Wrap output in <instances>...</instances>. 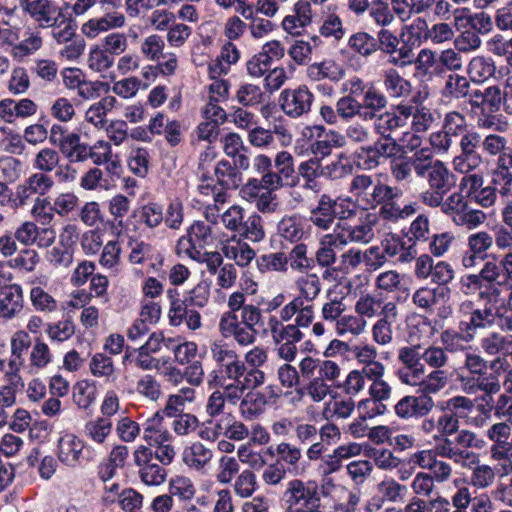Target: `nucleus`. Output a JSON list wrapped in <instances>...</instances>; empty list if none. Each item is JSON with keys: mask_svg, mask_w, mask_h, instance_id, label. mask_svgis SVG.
<instances>
[{"mask_svg": "<svg viewBox=\"0 0 512 512\" xmlns=\"http://www.w3.org/2000/svg\"><path fill=\"white\" fill-rule=\"evenodd\" d=\"M267 404L266 394L261 391H249L241 400L240 411L244 418L252 420L264 411Z\"/></svg>", "mask_w": 512, "mask_h": 512, "instance_id": "obj_32", "label": "nucleus"}, {"mask_svg": "<svg viewBox=\"0 0 512 512\" xmlns=\"http://www.w3.org/2000/svg\"><path fill=\"white\" fill-rule=\"evenodd\" d=\"M499 296V288L490 286L478 293V299L483 301L482 307L474 308V303L470 300L461 303L460 313L463 318L459 329L464 334V341L473 340L477 330L494 326L498 316L496 304Z\"/></svg>", "mask_w": 512, "mask_h": 512, "instance_id": "obj_1", "label": "nucleus"}, {"mask_svg": "<svg viewBox=\"0 0 512 512\" xmlns=\"http://www.w3.org/2000/svg\"><path fill=\"white\" fill-rule=\"evenodd\" d=\"M115 103L116 99L113 96H106L102 98L100 101L91 105L86 111V120L96 127H104L106 123V114L114 107Z\"/></svg>", "mask_w": 512, "mask_h": 512, "instance_id": "obj_39", "label": "nucleus"}, {"mask_svg": "<svg viewBox=\"0 0 512 512\" xmlns=\"http://www.w3.org/2000/svg\"><path fill=\"white\" fill-rule=\"evenodd\" d=\"M376 45V38L364 31L352 34L348 40V47L364 57H368L375 53Z\"/></svg>", "mask_w": 512, "mask_h": 512, "instance_id": "obj_41", "label": "nucleus"}, {"mask_svg": "<svg viewBox=\"0 0 512 512\" xmlns=\"http://www.w3.org/2000/svg\"><path fill=\"white\" fill-rule=\"evenodd\" d=\"M168 493L182 502H189L195 497L196 488L189 477L176 475L169 480Z\"/></svg>", "mask_w": 512, "mask_h": 512, "instance_id": "obj_34", "label": "nucleus"}, {"mask_svg": "<svg viewBox=\"0 0 512 512\" xmlns=\"http://www.w3.org/2000/svg\"><path fill=\"white\" fill-rule=\"evenodd\" d=\"M377 180L378 179H375L371 175H357L353 178L350 184V192L358 201L364 202L368 205Z\"/></svg>", "mask_w": 512, "mask_h": 512, "instance_id": "obj_42", "label": "nucleus"}, {"mask_svg": "<svg viewBox=\"0 0 512 512\" xmlns=\"http://www.w3.org/2000/svg\"><path fill=\"white\" fill-rule=\"evenodd\" d=\"M222 253L240 267H245L255 258V251L241 240H233L223 245Z\"/></svg>", "mask_w": 512, "mask_h": 512, "instance_id": "obj_27", "label": "nucleus"}, {"mask_svg": "<svg viewBox=\"0 0 512 512\" xmlns=\"http://www.w3.org/2000/svg\"><path fill=\"white\" fill-rule=\"evenodd\" d=\"M294 316L295 324L283 325L274 342L298 343L303 338L300 327H308L314 318L313 305H303L300 298H294L287 303L280 311L282 321H290Z\"/></svg>", "mask_w": 512, "mask_h": 512, "instance_id": "obj_5", "label": "nucleus"}, {"mask_svg": "<svg viewBox=\"0 0 512 512\" xmlns=\"http://www.w3.org/2000/svg\"><path fill=\"white\" fill-rule=\"evenodd\" d=\"M290 267L299 272H306L314 267V259L307 256V246L297 243L287 256Z\"/></svg>", "mask_w": 512, "mask_h": 512, "instance_id": "obj_50", "label": "nucleus"}, {"mask_svg": "<svg viewBox=\"0 0 512 512\" xmlns=\"http://www.w3.org/2000/svg\"><path fill=\"white\" fill-rule=\"evenodd\" d=\"M275 452L279 457L277 461H280L283 465L286 464L290 470H298L299 461L302 458L301 448L288 442H280L275 447Z\"/></svg>", "mask_w": 512, "mask_h": 512, "instance_id": "obj_48", "label": "nucleus"}, {"mask_svg": "<svg viewBox=\"0 0 512 512\" xmlns=\"http://www.w3.org/2000/svg\"><path fill=\"white\" fill-rule=\"evenodd\" d=\"M343 247L334 232L325 235L321 239L320 246L315 253L314 263L316 262L322 268L331 267L337 259L335 250L342 249Z\"/></svg>", "mask_w": 512, "mask_h": 512, "instance_id": "obj_24", "label": "nucleus"}, {"mask_svg": "<svg viewBox=\"0 0 512 512\" xmlns=\"http://www.w3.org/2000/svg\"><path fill=\"white\" fill-rule=\"evenodd\" d=\"M234 492L241 498H249L257 489V477L250 469L243 470L235 479Z\"/></svg>", "mask_w": 512, "mask_h": 512, "instance_id": "obj_56", "label": "nucleus"}, {"mask_svg": "<svg viewBox=\"0 0 512 512\" xmlns=\"http://www.w3.org/2000/svg\"><path fill=\"white\" fill-rule=\"evenodd\" d=\"M470 84L466 77L450 74L445 82L442 94L446 98L461 99L468 95Z\"/></svg>", "mask_w": 512, "mask_h": 512, "instance_id": "obj_46", "label": "nucleus"}, {"mask_svg": "<svg viewBox=\"0 0 512 512\" xmlns=\"http://www.w3.org/2000/svg\"><path fill=\"white\" fill-rule=\"evenodd\" d=\"M275 167L277 171H274V174L279 178L278 182L276 180L273 182L274 187L278 190L282 188L285 184L294 185L295 184V169H294V158L291 153L287 151H281L277 153L275 160Z\"/></svg>", "mask_w": 512, "mask_h": 512, "instance_id": "obj_23", "label": "nucleus"}, {"mask_svg": "<svg viewBox=\"0 0 512 512\" xmlns=\"http://www.w3.org/2000/svg\"><path fill=\"white\" fill-rule=\"evenodd\" d=\"M112 431V421L108 417H97L84 426V436L93 443L103 445Z\"/></svg>", "mask_w": 512, "mask_h": 512, "instance_id": "obj_29", "label": "nucleus"}, {"mask_svg": "<svg viewBox=\"0 0 512 512\" xmlns=\"http://www.w3.org/2000/svg\"><path fill=\"white\" fill-rule=\"evenodd\" d=\"M471 127L463 113L459 111H449L445 113L441 129L430 135L432 148L438 154L448 153Z\"/></svg>", "mask_w": 512, "mask_h": 512, "instance_id": "obj_4", "label": "nucleus"}, {"mask_svg": "<svg viewBox=\"0 0 512 512\" xmlns=\"http://www.w3.org/2000/svg\"><path fill=\"white\" fill-rule=\"evenodd\" d=\"M30 300L35 310L51 313L57 309V301L43 288L36 286L30 291Z\"/></svg>", "mask_w": 512, "mask_h": 512, "instance_id": "obj_62", "label": "nucleus"}, {"mask_svg": "<svg viewBox=\"0 0 512 512\" xmlns=\"http://www.w3.org/2000/svg\"><path fill=\"white\" fill-rule=\"evenodd\" d=\"M133 459L135 465L139 468V477L144 484L159 486L166 481L167 471L163 465H159L153 460L151 448L140 445L133 452Z\"/></svg>", "mask_w": 512, "mask_h": 512, "instance_id": "obj_12", "label": "nucleus"}, {"mask_svg": "<svg viewBox=\"0 0 512 512\" xmlns=\"http://www.w3.org/2000/svg\"><path fill=\"white\" fill-rule=\"evenodd\" d=\"M284 512H322L318 484L301 479L290 480L282 494Z\"/></svg>", "mask_w": 512, "mask_h": 512, "instance_id": "obj_3", "label": "nucleus"}, {"mask_svg": "<svg viewBox=\"0 0 512 512\" xmlns=\"http://www.w3.org/2000/svg\"><path fill=\"white\" fill-rule=\"evenodd\" d=\"M97 389L94 385L81 381L73 389V401L80 409H88L96 400Z\"/></svg>", "mask_w": 512, "mask_h": 512, "instance_id": "obj_57", "label": "nucleus"}, {"mask_svg": "<svg viewBox=\"0 0 512 512\" xmlns=\"http://www.w3.org/2000/svg\"><path fill=\"white\" fill-rule=\"evenodd\" d=\"M114 64L112 57L103 47L94 46L91 48L88 57V66L95 72H105Z\"/></svg>", "mask_w": 512, "mask_h": 512, "instance_id": "obj_61", "label": "nucleus"}, {"mask_svg": "<svg viewBox=\"0 0 512 512\" xmlns=\"http://www.w3.org/2000/svg\"><path fill=\"white\" fill-rule=\"evenodd\" d=\"M277 234L290 243L300 242L307 235L305 219L299 214L285 215L277 224Z\"/></svg>", "mask_w": 512, "mask_h": 512, "instance_id": "obj_19", "label": "nucleus"}, {"mask_svg": "<svg viewBox=\"0 0 512 512\" xmlns=\"http://www.w3.org/2000/svg\"><path fill=\"white\" fill-rule=\"evenodd\" d=\"M480 347L488 356L510 354L512 350V335L491 332L480 340Z\"/></svg>", "mask_w": 512, "mask_h": 512, "instance_id": "obj_25", "label": "nucleus"}, {"mask_svg": "<svg viewBox=\"0 0 512 512\" xmlns=\"http://www.w3.org/2000/svg\"><path fill=\"white\" fill-rule=\"evenodd\" d=\"M46 333L51 341L64 342L74 335L75 325L68 318L56 323H47Z\"/></svg>", "mask_w": 512, "mask_h": 512, "instance_id": "obj_58", "label": "nucleus"}, {"mask_svg": "<svg viewBox=\"0 0 512 512\" xmlns=\"http://www.w3.org/2000/svg\"><path fill=\"white\" fill-rule=\"evenodd\" d=\"M23 309V290L18 284H9L0 289V316L11 319Z\"/></svg>", "mask_w": 512, "mask_h": 512, "instance_id": "obj_18", "label": "nucleus"}, {"mask_svg": "<svg viewBox=\"0 0 512 512\" xmlns=\"http://www.w3.org/2000/svg\"><path fill=\"white\" fill-rule=\"evenodd\" d=\"M445 296L443 288L420 287L412 295V302L424 312H430L439 298Z\"/></svg>", "mask_w": 512, "mask_h": 512, "instance_id": "obj_35", "label": "nucleus"}, {"mask_svg": "<svg viewBox=\"0 0 512 512\" xmlns=\"http://www.w3.org/2000/svg\"><path fill=\"white\" fill-rule=\"evenodd\" d=\"M484 164V157L480 150H459V154L452 160L453 168L461 174H468L479 169Z\"/></svg>", "mask_w": 512, "mask_h": 512, "instance_id": "obj_30", "label": "nucleus"}, {"mask_svg": "<svg viewBox=\"0 0 512 512\" xmlns=\"http://www.w3.org/2000/svg\"><path fill=\"white\" fill-rule=\"evenodd\" d=\"M370 18L381 27L390 25L394 21L389 4L383 0H372L368 10Z\"/></svg>", "mask_w": 512, "mask_h": 512, "instance_id": "obj_64", "label": "nucleus"}, {"mask_svg": "<svg viewBox=\"0 0 512 512\" xmlns=\"http://www.w3.org/2000/svg\"><path fill=\"white\" fill-rule=\"evenodd\" d=\"M383 85L386 93L391 98L407 97L410 95L412 89L410 82L393 68L384 72Z\"/></svg>", "mask_w": 512, "mask_h": 512, "instance_id": "obj_28", "label": "nucleus"}, {"mask_svg": "<svg viewBox=\"0 0 512 512\" xmlns=\"http://www.w3.org/2000/svg\"><path fill=\"white\" fill-rule=\"evenodd\" d=\"M468 202L461 192H453L446 198H443L441 212L452 219L455 224L458 217L461 216L463 211L467 208Z\"/></svg>", "mask_w": 512, "mask_h": 512, "instance_id": "obj_49", "label": "nucleus"}, {"mask_svg": "<svg viewBox=\"0 0 512 512\" xmlns=\"http://www.w3.org/2000/svg\"><path fill=\"white\" fill-rule=\"evenodd\" d=\"M403 151V146L395 138L378 137L375 141L360 146L354 152L358 167L364 170H374L386 161Z\"/></svg>", "mask_w": 512, "mask_h": 512, "instance_id": "obj_6", "label": "nucleus"}, {"mask_svg": "<svg viewBox=\"0 0 512 512\" xmlns=\"http://www.w3.org/2000/svg\"><path fill=\"white\" fill-rule=\"evenodd\" d=\"M89 146V144L81 142L79 134L70 133V137L66 139L59 150L69 163H79L87 160Z\"/></svg>", "mask_w": 512, "mask_h": 512, "instance_id": "obj_31", "label": "nucleus"}, {"mask_svg": "<svg viewBox=\"0 0 512 512\" xmlns=\"http://www.w3.org/2000/svg\"><path fill=\"white\" fill-rule=\"evenodd\" d=\"M402 195L403 192L400 188L385 184L378 179L367 206L372 208L378 205L382 206L389 201L398 200Z\"/></svg>", "mask_w": 512, "mask_h": 512, "instance_id": "obj_36", "label": "nucleus"}, {"mask_svg": "<svg viewBox=\"0 0 512 512\" xmlns=\"http://www.w3.org/2000/svg\"><path fill=\"white\" fill-rule=\"evenodd\" d=\"M401 127H404V121L393 111L380 113L379 117L374 121L375 132L384 138H393L392 132Z\"/></svg>", "mask_w": 512, "mask_h": 512, "instance_id": "obj_37", "label": "nucleus"}, {"mask_svg": "<svg viewBox=\"0 0 512 512\" xmlns=\"http://www.w3.org/2000/svg\"><path fill=\"white\" fill-rule=\"evenodd\" d=\"M25 12L41 28H60L66 22L62 8L53 0H37Z\"/></svg>", "mask_w": 512, "mask_h": 512, "instance_id": "obj_15", "label": "nucleus"}, {"mask_svg": "<svg viewBox=\"0 0 512 512\" xmlns=\"http://www.w3.org/2000/svg\"><path fill=\"white\" fill-rule=\"evenodd\" d=\"M210 352L213 361L216 363L215 377L232 381H238L242 378L246 366L233 349L219 343H213Z\"/></svg>", "mask_w": 512, "mask_h": 512, "instance_id": "obj_10", "label": "nucleus"}, {"mask_svg": "<svg viewBox=\"0 0 512 512\" xmlns=\"http://www.w3.org/2000/svg\"><path fill=\"white\" fill-rule=\"evenodd\" d=\"M94 450L74 434H66L58 441V459L67 467L75 468L93 462Z\"/></svg>", "mask_w": 512, "mask_h": 512, "instance_id": "obj_8", "label": "nucleus"}, {"mask_svg": "<svg viewBox=\"0 0 512 512\" xmlns=\"http://www.w3.org/2000/svg\"><path fill=\"white\" fill-rule=\"evenodd\" d=\"M59 162V153L53 148L45 147L37 152L32 165L38 172L48 174L58 167Z\"/></svg>", "mask_w": 512, "mask_h": 512, "instance_id": "obj_47", "label": "nucleus"}, {"mask_svg": "<svg viewBox=\"0 0 512 512\" xmlns=\"http://www.w3.org/2000/svg\"><path fill=\"white\" fill-rule=\"evenodd\" d=\"M214 173L217 183L224 189L237 188L242 182L241 172L228 160L219 161Z\"/></svg>", "mask_w": 512, "mask_h": 512, "instance_id": "obj_33", "label": "nucleus"}, {"mask_svg": "<svg viewBox=\"0 0 512 512\" xmlns=\"http://www.w3.org/2000/svg\"><path fill=\"white\" fill-rule=\"evenodd\" d=\"M345 213L343 204L339 203L338 199L324 193L310 211L309 221L318 229L326 231L333 227L336 219L343 222L346 218Z\"/></svg>", "mask_w": 512, "mask_h": 512, "instance_id": "obj_11", "label": "nucleus"}, {"mask_svg": "<svg viewBox=\"0 0 512 512\" xmlns=\"http://www.w3.org/2000/svg\"><path fill=\"white\" fill-rule=\"evenodd\" d=\"M494 244L492 234L488 231H478L470 234L467 239L469 251L479 255L482 261L488 257V251Z\"/></svg>", "mask_w": 512, "mask_h": 512, "instance_id": "obj_44", "label": "nucleus"}, {"mask_svg": "<svg viewBox=\"0 0 512 512\" xmlns=\"http://www.w3.org/2000/svg\"><path fill=\"white\" fill-rule=\"evenodd\" d=\"M314 94L305 85L294 89H284L279 98L283 112L290 118L297 119L311 110Z\"/></svg>", "mask_w": 512, "mask_h": 512, "instance_id": "obj_13", "label": "nucleus"}, {"mask_svg": "<svg viewBox=\"0 0 512 512\" xmlns=\"http://www.w3.org/2000/svg\"><path fill=\"white\" fill-rule=\"evenodd\" d=\"M417 176L426 178L429 188L448 193L456 186V176L441 160L434 159L428 149L425 162L417 168Z\"/></svg>", "mask_w": 512, "mask_h": 512, "instance_id": "obj_9", "label": "nucleus"}, {"mask_svg": "<svg viewBox=\"0 0 512 512\" xmlns=\"http://www.w3.org/2000/svg\"><path fill=\"white\" fill-rule=\"evenodd\" d=\"M213 451L197 441L186 447L182 452V460L189 468L201 471L212 460Z\"/></svg>", "mask_w": 512, "mask_h": 512, "instance_id": "obj_21", "label": "nucleus"}, {"mask_svg": "<svg viewBox=\"0 0 512 512\" xmlns=\"http://www.w3.org/2000/svg\"><path fill=\"white\" fill-rule=\"evenodd\" d=\"M256 264L261 272H285L287 270L288 259L283 252L269 253L258 257Z\"/></svg>", "mask_w": 512, "mask_h": 512, "instance_id": "obj_52", "label": "nucleus"}, {"mask_svg": "<svg viewBox=\"0 0 512 512\" xmlns=\"http://www.w3.org/2000/svg\"><path fill=\"white\" fill-rule=\"evenodd\" d=\"M210 298V286L206 281H200L184 295L185 306L203 308Z\"/></svg>", "mask_w": 512, "mask_h": 512, "instance_id": "obj_53", "label": "nucleus"}, {"mask_svg": "<svg viewBox=\"0 0 512 512\" xmlns=\"http://www.w3.org/2000/svg\"><path fill=\"white\" fill-rule=\"evenodd\" d=\"M467 73L472 82L484 83L495 76L496 65L489 57L475 56L468 64Z\"/></svg>", "mask_w": 512, "mask_h": 512, "instance_id": "obj_26", "label": "nucleus"}, {"mask_svg": "<svg viewBox=\"0 0 512 512\" xmlns=\"http://www.w3.org/2000/svg\"><path fill=\"white\" fill-rule=\"evenodd\" d=\"M373 226L374 219L368 215L365 220L355 225H348L344 220L337 222L333 232L343 246L349 243L368 244L375 236Z\"/></svg>", "mask_w": 512, "mask_h": 512, "instance_id": "obj_14", "label": "nucleus"}, {"mask_svg": "<svg viewBox=\"0 0 512 512\" xmlns=\"http://www.w3.org/2000/svg\"><path fill=\"white\" fill-rule=\"evenodd\" d=\"M384 304L381 298L367 294L359 298L355 304V310L359 314V317L362 318H372L377 315L382 317Z\"/></svg>", "mask_w": 512, "mask_h": 512, "instance_id": "obj_51", "label": "nucleus"}, {"mask_svg": "<svg viewBox=\"0 0 512 512\" xmlns=\"http://www.w3.org/2000/svg\"><path fill=\"white\" fill-rule=\"evenodd\" d=\"M484 445V440L480 439L474 432L462 429L453 436L438 438L435 449L438 456L465 465L468 462L474 463L476 459V454L469 449H481Z\"/></svg>", "mask_w": 512, "mask_h": 512, "instance_id": "obj_2", "label": "nucleus"}, {"mask_svg": "<svg viewBox=\"0 0 512 512\" xmlns=\"http://www.w3.org/2000/svg\"><path fill=\"white\" fill-rule=\"evenodd\" d=\"M449 382L448 373L443 369H434L428 375L423 376L420 391L421 393L436 394L441 391Z\"/></svg>", "mask_w": 512, "mask_h": 512, "instance_id": "obj_45", "label": "nucleus"}, {"mask_svg": "<svg viewBox=\"0 0 512 512\" xmlns=\"http://www.w3.org/2000/svg\"><path fill=\"white\" fill-rule=\"evenodd\" d=\"M435 407L431 396L421 393L418 396L402 397L394 406L395 414L401 419L422 418L427 416Z\"/></svg>", "mask_w": 512, "mask_h": 512, "instance_id": "obj_16", "label": "nucleus"}, {"mask_svg": "<svg viewBox=\"0 0 512 512\" xmlns=\"http://www.w3.org/2000/svg\"><path fill=\"white\" fill-rule=\"evenodd\" d=\"M169 322L173 327L186 324L192 331L198 330L202 326L200 313L194 307L185 305L181 307V312L176 311L170 315Z\"/></svg>", "mask_w": 512, "mask_h": 512, "instance_id": "obj_43", "label": "nucleus"}, {"mask_svg": "<svg viewBox=\"0 0 512 512\" xmlns=\"http://www.w3.org/2000/svg\"><path fill=\"white\" fill-rule=\"evenodd\" d=\"M239 234L252 242L261 241L265 237L261 216L256 213L251 214L243 221Z\"/></svg>", "mask_w": 512, "mask_h": 512, "instance_id": "obj_59", "label": "nucleus"}, {"mask_svg": "<svg viewBox=\"0 0 512 512\" xmlns=\"http://www.w3.org/2000/svg\"><path fill=\"white\" fill-rule=\"evenodd\" d=\"M297 286L300 295L296 298H300L303 305H312L313 300L317 298L321 291V282L316 274H307L301 277L297 281Z\"/></svg>", "mask_w": 512, "mask_h": 512, "instance_id": "obj_38", "label": "nucleus"}, {"mask_svg": "<svg viewBox=\"0 0 512 512\" xmlns=\"http://www.w3.org/2000/svg\"><path fill=\"white\" fill-rule=\"evenodd\" d=\"M367 325L364 318L353 315H344L336 322V332L339 336H346L350 334L357 336L361 334Z\"/></svg>", "mask_w": 512, "mask_h": 512, "instance_id": "obj_54", "label": "nucleus"}, {"mask_svg": "<svg viewBox=\"0 0 512 512\" xmlns=\"http://www.w3.org/2000/svg\"><path fill=\"white\" fill-rule=\"evenodd\" d=\"M138 217L148 228H156L164 221L163 208L155 202L147 203L138 210Z\"/></svg>", "mask_w": 512, "mask_h": 512, "instance_id": "obj_60", "label": "nucleus"}, {"mask_svg": "<svg viewBox=\"0 0 512 512\" xmlns=\"http://www.w3.org/2000/svg\"><path fill=\"white\" fill-rule=\"evenodd\" d=\"M65 234L60 235V242L57 246L48 250L46 259L55 267H69L73 262V248L65 245Z\"/></svg>", "mask_w": 512, "mask_h": 512, "instance_id": "obj_40", "label": "nucleus"}, {"mask_svg": "<svg viewBox=\"0 0 512 512\" xmlns=\"http://www.w3.org/2000/svg\"><path fill=\"white\" fill-rule=\"evenodd\" d=\"M214 241L212 227L204 221H195L189 227L187 235L179 238L176 253L190 259H200L203 256V250L213 245Z\"/></svg>", "mask_w": 512, "mask_h": 512, "instance_id": "obj_7", "label": "nucleus"}, {"mask_svg": "<svg viewBox=\"0 0 512 512\" xmlns=\"http://www.w3.org/2000/svg\"><path fill=\"white\" fill-rule=\"evenodd\" d=\"M307 76L312 81L328 79L332 82H338L344 77V70L333 60H324L309 65Z\"/></svg>", "mask_w": 512, "mask_h": 512, "instance_id": "obj_22", "label": "nucleus"}, {"mask_svg": "<svg viewBox=\"0 0 512 512\" xmlns=\"http://www.w3.org/2000/svg\"><path fill=\"white\" fill-rule=\"evenodd\" d=\"M427 151L428 149H420L415 151L412 156L406 155L404 150L396 154L390 161L392 177L397 182H403L411 177L412 170L417 174V168L422 166L425 162Z\"/></svg>", "mask_w": 512, "mask_h": 512, "instance_id": "obj_17", "label": "nucleus"}, {"mask_svg": "<svg viewBox=\"0 0 512 512\" xmlns=\"http://www.w3.org/2000/svg\"><path fill=\"white\" fill-rule=\"evenodd\" d=\"M482 150L490 157H496L499 154H503L504 151L509 150L508 139L500 134L490 133L482 136Z\"/></svg>", "mask_w": 512, "mask_h": 512, "instance_id": "obj_63", "label": "nucleus"}, {"mask_svg": "<svg viewBox=\"0 0 512 512\" xmlns=\"http://www.w3.org/2000/svg\"><path fill=\"white\" fill-rule=\"evenodd\" d=\"M422 347L420 345L404 346L398 351V360L403 364L402 368L414 370H426L421 362Z\"/></svg>", "mask_w": 512, "mask_h": 512, "instance_id": "obj_55", "label": "nucleus"}, {"mask_svg": "<svg viewBox=\"0 0 512 512\" xmlns=\"http://www.w3.org/2000/svg\"><path fill=\"white\" fill-rule=\"evenodd\" d=\"M397 317V307L393 302H387L383 306V316L377 320L372 328L373 340L380 345H388L392 342V323Z\"/></svg>", "mask_w": 512, "mask_h": 512, "instance_id": "obj_20", "label": "nucleus"}]
</instances>
